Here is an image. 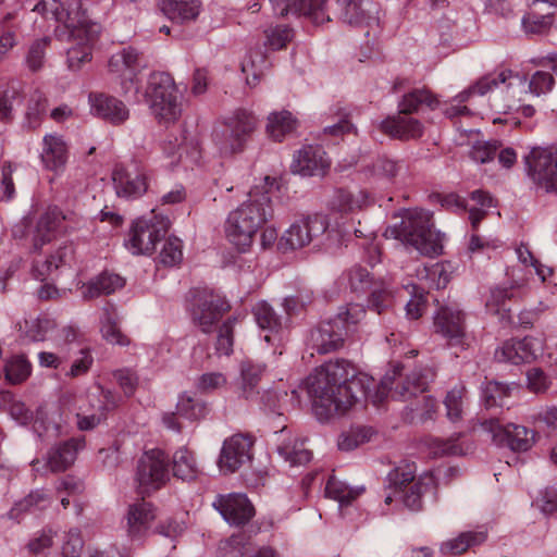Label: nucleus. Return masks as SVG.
<instances>
[{"mask_svg": "<svg viewBox=\"0 0 557 557\" xmlns=\"http://www.w3.org/2000/svg\"><path fill=\"white\" fill-rule=\"evenodd\" d=\"M372 385L373 379L346 359L330 360L307 379V391L321 421L347 412L370 396Z\"/></svg>", "mask_w": 557, "mask_h": 557, "instance_id": "obj_1", "label": "nucleus"}, {"mask_svg": "<svg viewBox=\"0 0 557 557\" xmlns=\"http://www.w3.org/2000/svg\"><path fill=\"white\" fill-rule=\"evenodd\" d=\"M34 11L48 15L63 24L66 32L62 39L73 42L67 49V63L71 70H78L90 61L91 46L98 38L100 26L86 15L81 0H40Z\"/></svg>", "mask_w": 557, "mask_h": 557, "instance_id": "obj_2", "label": "nucleus"}, {"mask_svg": "<svg viewBox=\"0 0 557 557\" xmlns=\"http://www.w3.org/2000/svg\"><path fill=\"white\" fill-rule=\"evenodd\" d=\"M270 177L255 186L248 200L231 211L224 224L226 238L239 250L248 249L259 228L272 216Z\"/></svg>", "mask_w": 557, "mask_h": 557, "instance_id": "obj_3", "label": "nucleus"}, {"mask_svg": "<svg viewBox=\"0 0 557 557\" xmlns=\"http://www.w3.org/2000/svg\"><path fill=\"white\" fill-rule=\"evenodd\" d=\"M432 213L423 209H407L401 220L385 231L386 237H393L410 246L424 256H437L443 249V235L435 231Z\"/></svg>", "mask_w": 557, "mask_h": 557, "instance_id": "obj_4", "label": "nucleus"}, {"mask_svg": "<svg viewBox=\"0 0 557 557\" xmlns=\"http://www.w3.org/2000/svg\"><path fill=\"white\" fill-rule=\"evenodd\" d=\"M364 314V308L357 304L341 307L335 317L319 322L309 331L307 350L311 356L338 350L344 346L350 325L357 324Z\"/></svg>", "mask_w": 557, "mask_h": 557, "instance_id": "obj_5", "label": "nucleus"}, {"mask_svg": "<svg viewBox=\"0 0 557 557\" xmlns=\"http://www.w3.org/2000/svg\"><path fill=\"white\" fill-rule=\"evenodd\" d=\"M143 98L152 114L165 123L174 122L182 113L180 92L168 73H151Z\"/></svg>", "mask_w": 557, "mask_h": 557, "instance_id": "obj_6", "label": "nucleus"}, {"mask_svg": "<svg viewBox=\"0 0 557 557\" xmlns=\"http://www.w3.org/2000/svg\"><path fill=\"white\" fill-rule=\"evenodd\" d=\"M257 127V117L244 109L236 110L213 133V143L223 157H231L244 150Z\"/></svg>", "mask_w": 557, "mask_h": 557, "instance_id": "obj_7", "label": "nucleus"}, {"mask_svg": "<svg viewBox=\"0 0 557 557\" xmlns=\"http://www.w3.org/2000/svg\"><path fill=\"white\" fill-rule=\"evenodd\" d=\"M403 369V366L396 364L385 373L373 396L374 403L382 401L388 393L394 399L407 401L425 392L432 375L426 370L414 369L404 376Z\"/></svg>", "mask_w": 557, "mask_h": 557, "instance_id": "obj_8", "label": "nucleus"}, {"mask_svg": "<svg viewBox=\"0 0 557 557\" xmlns=\"http://www.w3.org/2000/svg\"><path fill=\"white\" fill-rule=\"evenodd\" d=\"M151 214L150 219H138L133 224L129 238L125 244L133 255L151 253L156 244L169 232L171 226L169 218L157 214L154 210L151 211Z\"/></svg>", "mask_w": 557, "mask_h": 557, "instance_id": "obj_9", "label": "nucleus"}, {"mask_svg": "<svg viewBox=\"0 0 557 557\" xmlns=\"http://www.w3.org/2000/svg\"><path fill=\"white\" fill-rule=\"evenodd\" d=\"M329 227V220L323 214H309L296 220L280 238L283 251L300 249L323 235Z\"/></svg>", "mask_w": 557, "mask_h": 557, "instance_id": "obj_10", "label": "nucleus"}, {"mask_svg": "<svg viewBox=\"0 0 557 557\" xmlns=\"http://www.w3.org/2000/svg\"><path fill=\"white\" fill-rule=\"evenodd\" d=\"M480 426L491 435L496 445L508 447L513 451H527L534 444L535 432L523 425L503 424L498 419H485Z\"/></svg>", "mask_w": 557, "mask_h": 557, "instance_id": "obj_11", "label": "nucleus"}, {"mask_svg": "<svg viewBox=\"0 0 557 557\" xmlns=\"http://www.w3.org/2000/svg\"><path fill=\"white\" fill-rule=\"evenodd\" d=\"M528 175L545 191H557V148H533L524 157Z\"/></svg>", "mask_w": 557, "mask_h": 557, "instance_id": "obj_12", "label": "nucleus"}, {"mask_svg": "<svg viewBox=\"0 0 557 557\" xmlns=\"http://www.w3.org/2000/svg\"><path fill=\"white\" fill-rule=\"evenodd\" d=\"M230 308L228 302L220 296L206 290L198 292L190 308L191 321L201 332L210 333Z\"/></svg>", "mask_w": 557, "mask_h": 557, "instance_id": "obj_13", "label": "nucleus"}, {"mask_svg": "<svg viewBox=\"0 0 557 557\" xmlns=\"http://www.w3.org/2000/svg\"><path fill=\"white\" fill-rule=\"evenodd\" d=\"M169 480L168 457L160 449L145 453L138 460L136 481L141 493L160 488Z\"/></svg>", "mask_w": 557, "mask_h": 557, "instance_id": "obj_14", "label": "nucleus"}, {"mask_svg": "<svg viewBox=\"0 0 557 557\" xmlns=\"http://www.w3.org/2000/svg\"><path fill=\"white\" fill-rule=\"evenodd\" d=\"M112 181L120 198H139L148 188L146 171L135 161L116 165L112 173Z\"/></svg>", "mask_w": 557, "mask_h": 557, "instance_id": "obj_15", "label": "nucleus"}, {"mask_svg": "<svg viewBox=\"0 0 557 557\" xmlns=\"http://www.w3.org/2000/svg\"><path fill=\"white\" fill-rule=\"evenodd\" d=\"M253 438L248 434H234L224 441L219 467L225 473H234L251 460Z\"/></svg>", "mask_w": 557, "mask_h": 557, "instance_id": "obj_16", "label": "nucleus"}, {"mask_svg": "<svg viewBox=\"0 0 557 557\" xmlns=\"http://www.w3.org/2000/svg\"><path fill=\"white\" fill-rule=\"evenodd\" d=\"M435 332L450 345H459L466 336L465 313L457 304L441 306L434 317Z\"/></svg>", "mask_w": 557, "mask_h": 557, "instance_id": "obj_17", "label": "nucleus"}, {"mask_svg": "<svg viewBox=\"0 0 557 557\" xmlns=\"http://www.w3.org/2000/svg\"><path fill=\"white\" fill-rule=\"evenodd\" d=\"M213 507L230 525L234 527L246 524L255 515L252 504L245 494L240 493L218 495L213 502Z\"/></svg>", "mask_w": 557, "mask_h": 557, "instance_id": "obj_18", "label": "nucleus"}, {"mask_svg": "<svg viewBox=\"0 0 557 557\" xmlns=\"http://www.w3.org/2000/svg\"><path fill=\"white\" fill-rule=\"evenodd\" d=\"M543 351L541 339L525 336L522 339H510L495 351V359L500 362L520 364L534 361Z\"/></svg>", "mask_w": 557, "mask_h": 557, "instance_id": "obj_19", "label": "nucleus"}, {"mask_svg": "<svg viewBox=\"0 0 557 557\" xmlns=\"http://www.w3.org/2000/svg\"><path fill=\"white\" fill-rule=\"evenodd\" d=\"M276 14L285 16L288 14L302 15L315 25L330 22L326 13L329 0H270Z\"/></svg>", "mask_w": 557, "mask_h": 557, "instance_id": "obj_20", "label": "nucleus"}, {"mask_svg": "<svg viewBox=\"0 0 557 557\" xmlns=\"http://www.w3.org/2000/svg\"><path fill=\"white\" fill-rule=\"evenodd\" d=\"M338 17L349 25L370 26L379 21V5L372 0H337Z\"/></svg>", "mask_w": 557, "mask_h": 557, "instance_id": "obj_21", "label": "nucleus"}, {"mask_svg": "<svg viewBox=\"0 0 557 557\" xmlns=\"http://www.w3.org/2000/svg\"><path fill=\"white\" fill-rule=\"evenodd\" d=\"M218 557H277L270 547L256 548L250 536L246 533H236L221 540L216 548Z\"/></svg>", "mask_w": 557, "mask_h": 557, "instance_id": "obj_22", "label": "nucleus"}, {"mask_svg": "<svg viewBox=\"0 0 557 557\" xmlns=\"http://www.w3.org/2000/svg\"><path fill=\"white\" fill-rule=\"evenodd\" d=\"M330 166V160L320 146L307 145L299 149L292 163V171L302 176L323 175Z\"/></svg>", "mask_w": 557, "mask_h": 557, "instance_id": "obj_23", "label": "nucleus"}, {"mask_svg": "<svg viewBox=\"0 0 557 557\" xmlns=\"http://www.w3.org/2000/svg\"><path fill=\"white\" fill-rule=\"evenodd\" d=\"M108 67L116 77H134L147 67V61L143 52L129 46L112 54Z\"/></svg>", "mask_w": 557, "mask_h": 557, "instance_id": "obj_24", "label": "nucleus"}, {"mask_svg": "<svg viewBox=\"0 0 557 557\" xmlns=\"http://www.w3.org/2000/svg\"><path fill=\"white\" fill-rule=\"evenodd\" d=\"M88 99L92 114L113 125L123 124L129 117L125 103L113 96L90 94Z\"/></svg>", "mask_w": 557, "mask_h": 557, "instance_id": "obj_25", "label": "nucleus"}, {"mask_svg": "<svg viewBox=\"0 0 557 557\" xmlns=\"http://www.w3.org/2000/svg\"><path fill=\"white\" fill-rule=\"evenodd\" d=\"M264 372V367L245 360L240 363V376L237 382L239 397L257 403H265L264 395L260 396V381Z\"/></svg>", "mask_w": 557, "mask_h": 557, "instance_id": "obj_26", "label": "nucleus"}, {"mask_svg": "<svg viewBox=\"0 0 557 557\" xmlns=\"http://www.w3.org/2000/svg\"><path fill=\"white\" fill-rule=\"evenodd\" d=\"M252 314L258 326L267 332L264 339L268 343L288 327V318L278 314L275 309L264 300L253 306Z\"/></svg>", "mask_w": 557, "mask_h": 557, "instance_id": "obj_27", "label": "nucleus"}, {"mask_svg": "<svg viewBox=\"0 0 557 557\" xmlns=\"http://www.w3.org/2000/svg\"><path fill=\"white\" fill-rule=\"evenodd\" d=\"M513 81L521 83L522 78L513 74L509 70H504L498 73H492L480 78L474 85L469 87L467 90L460 92L455 100L460 104L467 101L471 95L478 94L484 96L499 84H506L507 88L513 85Z\"/></svg>", "mask_w": 557, "mask_h": 557, "instance_id": "obj_28", "label": "nucleus"}, {"mask_svg": "<svg viewBox=\"0 0 557 557\" xmlns=\"http://www.w3.org/2000/svg\"><path fill=\"white\" fill-rule=\"evenodd\" d=\"M85 447V438H71L54 448L48 454V466L53 472L64 471L76 459L77 453Z\"/></svg>", "mask_w": 557, "mask_h": 557, "instance_id": "obj_29", "label": "nucleus"}, {"mask_svg": "<svg viewBox=\"0 0 557 557\" xmlns=\"http://www.w3.org/2000/svg\"><path fill=\"white\" fill-rule=\"evenodd\" d=\"M381 129L389 136L403 140L421 137L423 125L413 117L397 115L388 117L381 123Z\"/></svg>", "mask_w": 557, "mask_h": 557, "instance_id": "obj_30", "label": "nucleus"}, {"mask_svg": "<svg viewBox=\"0 0 557 557\" xmlns=\"http://www.w3.org/2000/svg\"><path fill=\"white\" fill-rule=\"evenodd\" d=\"M67 218V215H63L59 208H49L37 222L33 238L34 249L39 250L45 244L49 243L53 237V233L61 227V220H66Z\"/></svg>", "mask_w": 557, "mask_h": 557, "instance_id": "obj_31", "label": "nucleus"}, {"mask_svg": "<svg viewBox=\"0 0 557 557\" xmlns=\"http://www.w3.org/2000/svg\"><path fill=\"white\" fill-rule=\"evenodd\" d=\"M153 506L145 500L134 503L127 512V532L131 537H138L148 530L154 520Z\"/></svg>", "mask_w": 557, "mask_h": 557, "instance_id": "obj_32", "label": "nucleus"}, {"mask_svg": "<svg viewBox=\"0 0 557 557\" xmlns=\"http://www.w3.org/2000/svg\"><path fill=\"white\" fill-rule=\"evenodd\" d=\"M45 147L41 160L48 170L60 172L67 161V146L58 135H47L44 138Z\"/></svg>", "mask_w": 557, "mask_h": 557, "instance_id": "obj_33", "label": "nucleus"}, {"mask_svg": "<svg viewBox=\"0 0 557 557\" xmlns=\"http://www.w3.org/2000/svg\"><path fill=\"white\" fill-rule=\"evenodd\" d=\"M440 101L429 88H413L412 90L406 92L398 102L399 113L400 114H412L418 112V110L425 106L431 110H434L438 107Z\"/></svg>", "mask_w": 557, "mask_h": 557, "instance_id": "obj_34", "label": "nucleus"}, {"mask_svg": "<svg viewBox=\"0 0 557 557\" xmlns=\"http://www.w3.org/2000/svg\"><path fill=\"white\" fill-rule=\"evenodd\" d=\"M521 287L522 283L516 282L509 286L502 285L493 288L486 301V308L494 314H500L502 320L509 319L510 309L506 306L507 301L518 297Z\"/></svg>", "mask_w": 557, "mask_h": 557, "instance_id": "obj_35", "label": "nucleus"}, {"mask_svg": "<svg viewBox=\"0 0 557 557\" xmlns=\"http://www.w3.org/2000/svg\"><path fill=\"white\" fill-rule=\"evenodd\" d=\"M125 284L123 277L117 274L102 272L83 287V297L94 299L101 295H110L122 288Z\"/></svg>", "mask_w": 557, "mask_h": 557, "instance_id": "obj_36", "label": "nucleus"}, {"mask_svg": "<svg viewBox=\"0 0 557 557\" xmlns=\"http://www.w3.org/2000/svg\"><path fill=\"white\" fill-rule=\"evenodd\" d=\"M100 331L102 337L110 344L120 346H127L129 344V339L122 333L119 326V315L112 306H106L102 309Z\"/></svg>", "mask_w": 557, "mask_h": 557, "instance_id": "obj_37", "label": "nucleus"}, {"mask_svg": "<svg viewBox=\"0 0 557 557\" xmlns=\"http://www.w3.org/2000/svg\"><path fill=\"white\" fill-rule=\"evenodd\" d=\"M161 9L170 20L184 23L198 16L200 3L197 0H165Z\"/></svg>", "mask_w": 557, "mask_h": 557, "instance_id": "obj_38", "label": "nucleus"}, {"mask_svg": "<svg viewBox=\"0 0 557 557\" xmlns=\"http://www.w3.org/2000/svg\"><path fill=\"white\" fill-rule=\"evenodd\" d=\"M487 535L483 531H468L460 533L457 537L445 541L441 544V552L444 555H461L468 548L481 545Z\"/></svg>", "mask_w": 557, "mask_h": 557, "instance_id": "obj_39", "label": "nucleus"}, {"mask_svg": "<svg viewBox=\"0 0 557 557\" xmlns=\"http://www.w3.org/2000/svg\"><path fill=\"white\" fill-rule=\"evenodd\" d=\"M434 484L433 476L425 474L420 476L417 482H413L407 488L403 490L399 494V499L404 505L412 510L418 511L422 508V495L431 488Z\"/></svg>", "mask_w": 557, "mask_h": 557, "instance_id": "obj_40", "label": "nucleus"}, {"mask_svg": "<svg viewBox=\"0 0 557 557\" xmlns=\"http://www.w3.org/2000/svg\"><path fill=\"white\" fill-rule=\"evenodd\" d=\"M296 125L297 121L289 111L273 112L268 117L267 133L272 139L281 141L296 129Z\"/></svg>", "mask_w": 557, "mask_h": 557, "instance_id": "obj_41", "label": "nucleus"}, {"mask_svg": "<svg viewBox=\"0 0 557 557\" xmlns=\"http://www.w3.org/2000/svg\"><path fill=\"white\" fill-rule=\"evenodd\" d=\"M173 474L183 481H193L199 474L194 454L185 447H181L173 455Z\"/></svg>", "mask_w": 557, "mask_h": 557, "instance_id": "obj_42", "label": "nucleus"}, {"mask_svg": "<svg viewBox=\"0 0 557 557\" xmlns=\"http://www.w3.org/2000/svg\"><path fill=\"white\" fill-rule=\"evenodd\" d=\"M466 387L458 385L448 391L444 398L445 416L451 423H458L463 418L466 411Z\"/></svg>", "mask_w": 557, "mask_h": 557, "instance_id": "obj_43", "label": "nucleus"}, {"mask_svg": "<svg viewBox=\"0 0 557 557\" xmlns=\"http://www.w3.org/2000/svg\"><path fill=\"white\" fill-rule=\"evenodd\" d=\"M277 453L290 466H302L311 460L312 454L306 448L305 441L289 440L277 446Z\"/></svg>", "mask_w": 557, "mask_h": 557, "instance_id": "obj_44", "label": "nucleus"}, {"mask_svg": "<svg viewBox=\"0 0 557 557\" xmlns=\"http://www.w3.org/2000/svg\"><path fill=\"white\" fill-rule=\"evenodd\" d=\"M177 414L190 421L205 418L209 408L206 401L199 398H194L187 393L180 396L176 405Z\"/></svg>", "mask_w": 557, "mask_h": 557, "instance_id": "obj_45", "label": "nucleus"}, {"mask_svg": "<svg viewBox=\"0 0 557 557\" xmlns=\"http://www.w3.org/2000/svg\"><path fill=\"white\" fill-rule=\"evenodd\" d=\"M362 492H363L362 487L361 488L350 487L346 483H344L335 478H330L326 483V486H325L326 496L338 502L339 507L349 505Z\"/></svg>", "mask_w": 557, "mask_h": 557, "instance_id": "obj_46", "label": "nucleus"}, {"mask_svg": "<svg viewBox=\"0 0 557 557\" xmlns=\"http://www.w3.org/2000/svg\"><path fill=\"white\" fill-rule=\"evenodd\" d=\"M369 194L366 190L357 189L355 191L339 189L335 195L334 205L344 212L362 209L369 203Z\"/></svg>", "mask_w": 557, "mask_h": 557, "instance_id": "obj_47", "label": "nucleus"}, {"mask_svg": "<svg viewBox=\"0 0 557 557\" xmlns=\"http://www.w3.org/2000/svg\"><path fill=\"white\" fill-rule=\"evenodd\" d=\"M48 100L40 90H34L30 95L25 114V124L28 128H37L47 112Z\"/></svg>", "mask_w": 557, "mask_h": 557, "instance_id": "obj_48", "label": "nucleus"}, {"mask_svg": "<svg viewBox=\"0 0 557 557\" xmlns=\"http://www.w3.org/2000/svg\"><path fill=\"white\" fill-rule=\"evenodd\" d=\"M0 409L8 411L22 425L27 424L33 419V413L25 405L16 400L13 394L8 391L0 392Z\"/></svg>", "mask_w": 557, "mask_h": 557, "instance_id": "obj_49", "label": "nucleus"}, {"mask_svg": "<svg viewBox=\"0 0 557 557\" xmlns=\"http://www.w3.org/2000/svg\"><path fill=\"white\" fill-rule=\"evenodd\" d=\"M48 505V495L42 490H36L14 505L10 510V517L17 518L22 512L30 511L33 509H44Z\"/></svg>", "mask_w": 557, "mask_h": 557, "instance_id": "obj_50", "label": "nucleus"}, {"mask_svg": "<svg viewBox=\"0 0 557 557\" xmlns=\"http://www.w3.org/2000/svg\"><path fill=\"white\" fill-rule=\"evenodd\" d=\"M373 431L371 428L360 426L343 433L338 440V448L343 451H350L361 444L370 441Z\"/></svg>", "mask_w": 557, "mask_h": 557, "instance_id": "obj_51", "label": "nucleus"}, {"mask_svg": "<svg viewBox=\"0 0 557 557\" xmlns=\"http://www.w3.org/2000/svg\"><path fill=\"white\" fill-rule=\"evenodd\" d=\"M15 13H7L2 20L3 33L0 37V55L5 54L18 41V25L14 24Z\"/></svg>", "mask_w": 557, "mask_h": 557, "instance_id": "obj_52", "label": "nucleus"}, {"mask_svg": "<svg viewBox=\"0 0 557 557\" xmlns=\"http://www.w3.org/2000/svg\"><path fill=\"white\" fill-rule=\"evenodd\" d=\"M394 304V294L385 284L375 285L371 288L369 307L381 314Z\"/></svg>", "mask_w": 557, "mask_h": 557, "instance_id": "obj_53", "label": "nucleus"}, {"mask_svg": "<svg viewBox=\"0 0 557 557\" xmlns=\"http://www.w3.org/2000/svg\"><path fill=\"white\" fill-rule=\"evenodd\" d=\"M387 481L389 488H394L395 494H400L403 490L410 486L411 483L417 482L418 479H416L412 467L406 465L393 469L387 475Z\"/></svg>", "mask_w": 557, "mask_h": 557, "instance_id": "obj_54", "label": "nucleus"}, {"mask_svg": "<svg viewBox=\"0 0 557 557\" xmlns=\"http://www.w3.org/2000/svg\"><path fill=\"white\" fill-rule=\"evenodd\" d=\"M30 370V363L25 358H13L4 367L5 379L12 384L22 383L29 376Z\"/></svg>", "mask_w": 557, "mask_h": 557, "instance_id": "obj_55", "label": "nucleus"}, {"mask_svg": "<svg viewBox=\"0 0 557 557\" xmlns=\"http://www.w3.org/2000/svg\"><path fill=\"white\" fill-rule=\"evenodd\" d=\"M525 376L527 387L533 394H545L552 386L550 376L541 368L528 369Z\"/></svg>", "mask_w": 557, "mask_h": 557, "instance_id": "obj_56", "label": "nucleus"}, {"mask_svg": "<svg viewBox=\"0 0 557 557\" xmlns=\"http://www.w3.org/2000/svg\"><path fill=\"white\" fill-rule=\"evenodd\" d=\"M521 24L527 34L543 35L552 27L553 17L550 14L539 15L535 13H528L523 16Z\"/></svg>", "mask_w": 557, "mask_h": 557, "instance_id": "obj_57", "label": "nucleus"}, {"mask_svg": "<svg viewBox=\"0 0 557 557\" xmlns=\"http://www.w3.org/2000/svg\"><path fill=\"white\" fill-rule=\"evenodd\" d=\"M50 42L48 37L35 40L28 48L26 64L32 72L39 71L45 62L46 50Z\"/></svg>", "mask_w": 557, "mask_h": 557, "instance_id": "obj_58", "label": "nucleus"}, {"mask_svg": "<svg viewBox=\"0 0 557 557\" xmlns=\"http://www.w3.org/2000/svg\"><path fill=\"white\" fill-rule=\"evenodd\" d=\"M227 384V379L222 372H207L196 381V388L202 394H211Z\"/></svg>", "mask_w": 557, "mask_h": 557, "instance_id": "obj_59", "label": "nucleus"}, {"mask_svg": "<svg viewBox=\"0 0 557 557\" xmlns=\"http://www.w3.org/2000/svg\"><path fill=\"white\" fill-rule=\"evenodd\" d=\"M499 145L497 141H475L470 150V158L478 163H487L494 159L498 151Z\"/></svg>", "mask_w": 557, "mask_h": 557, "instance_id": "obj_60", "label": "nucleus"}, {"mask_svg": "<svg viewBox=\"0 0 557 557\" xmlns=\"http://www.w3.org/2000/svg\"><path fill=\"white\" fill-rule=\"evenodd\" d=\"M236 318L227 319L219 329L215 349L220 355L228 356L233 351V326Z\"/></svg>", "mask_w": 557, "mask_h": 557, "instance_id": "obj_61", "label": "nucleus"}, {"mask_svg": "<svg viewBox=\"0 0 557 557\" xmlns=\"http://www.w3.org/2000/svg\"><path fill=\"white\" fill-rule=\"evenodd\" d=\"M267 45L273 50H280L293 38V29L287 26H275L265 30Z\"/></svg>", "mask_w": 557, "mask_h": 557, "instance_id": "obj_62", "label": "nucleus"}, {"mask_svg": "<svg viewBox=\"0 0 557 557\" xmlns=\"http://www.w3.org/2000/svg\"><path fill=\"white\" fill-rule=\"evenodd\" d=\"M183 258L182 242L177 237H169L160 252V260L165 265H175Z\"/></svg>", "mask_w": 557, "mask_h": 557, "instance_id": "obj_63", "label": "nucleus"}, {"mask_svg": "<svg viewBox=\"0 0 557 557\" xmlns=\"http://www.w3.org/2000/svg\"><path fill=\"white\" fill-rule=\"evenodd\" d=\"M555 85L554 76L546 71H536L530 78L529 89L535 96L549 92Z\"/></svg>", "mask_w": 557, "mask_h": 557, "instance_id": "obj_64", "label": "nucleus"}]
</instances>
